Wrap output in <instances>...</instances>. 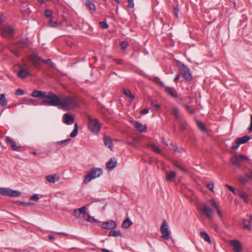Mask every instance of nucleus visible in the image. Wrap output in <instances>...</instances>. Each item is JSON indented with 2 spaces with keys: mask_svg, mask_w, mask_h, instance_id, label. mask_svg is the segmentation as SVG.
Returning a JSON list of instances; mask_svg holds the SVG:
<instances>
[{
  "mask_svg": "<svg viewBox=\"0 0 252 252\" xmlns=\"http://www.w3.org/2000/svg\"><path fill=\"white\" fill-rule=\"evenodd\" d=\"M134 127L140 132H145L147 130V126L145 125H143L137 121L134 123Z\"/></svg>",
  "mask_w": 252,
  "mask_h": 252,
  "instance_id": "21",
  "label": "nucleus"
},
{
  "mask_svg": "<svg viewBox=\"0 0 252 252\" xmlns=\"http://www.w3.org/2000/svg\"><path fill=\"white\" fill-rule=\"evenodd\" d=\"M21 192L9 188H0V194L10 197H18L21 195Z\"/></svg>",
  "mask_w": 252,
  "mask_h": 252,
  "instance_id": "7",
  "label": "nucleus"
},
{
  "mask_svg": "<svg viewBox=\"0 0 252 252\" xmlns=\"http://www.w3.org/2000/svg\"><path fill=\"white\" fill-rule=\"evenodd\" d=\"M85 4L92 12H94L96 10L95 5L92 1L90 0H86Z\"/></svg>",
  "mask_w": 252,
  "mask_h": 252,
  "instance_id": "25",
  "label": "nucleus"
},
{
  "mask_svg": "<svg viewBox=\"0 0 252 252\" xmlns=\"http://www.w3.org/2000/svg\"><path fill=\"white\" fill-rule=\"evenodd\" d=\"M117 224L116 222L113 220L103 222L101 224V227L104 229H113L116 228Z\"/></svg>",
  "mask_w": 252,
  "mask_h": 252,
  "instance_id": "12",
  "label": "nucleus"
},
{
  "mask_svg": "<svg viewBox=\"0 0 252 252\" xmlns=\"http://www.w3.org/2000/svg\"><path fill=\"white\" fill-rule=\"evenodd\" d=\"M247 175V178H248L249 180H252V171H251V173H246Z\"/></svg>",
  "mask_w": 252,
  "mask_h": 252,
  "instance_id": "60",
  "label": "nucleus"
},
{
  "mask_svg": "<svg viewBox=\"0 0 252 252\" xmlns=\"http://www.w3.org/2000/svg\"><path fill=\"white\" fill-rule=\"evenodd\" d=\"M151 104L155 110H158V109L159 106L158 104H154L153 101H151Z\"/></svg>",
  "mask_w": 252,
  "mask_h": 252,
  "instance_id": "57",
  "label": "nucleus"
},
{
  "mask_svg": "<svg viewBox=\"0 0 252 252\" xmlns=\"http://www.w3.org/2000/svg\"><path fill=\"white\" fill-rule=\"evenodd\" d=\"M172 114L176 120L179 119V115L178 113V109L176 107H173L172 109Z\"/></svg>",
  "mask_w": 252,
  "mask_h": 252,
  "instance_id": "38",
  "label": "nucleus"
},
{
  "mask_svg": "<svg viewBox=\"0 0 252 252\" xmlns=\"http://www.w3.org/2000/svg\"><path fill=\"white\" fill-rule=\"evenodd\" d=\"M248 159V157L245 155L235 154L231 158L230 162L232 164L236 166H239L243 162L247 160Z\"/></svg>",
  "mask_w": 252,
  "mask_h": 252,
  "instance_id": "6",
  "label": "nucleus"
},
{
  "mask_svg": "<svg viewBox=\"0 0 252 252\" xmlns=\"http://www.w3.org/2000/svg\"><path fill=\"white\" fill-rule=\"evenodd\" d=\"M70 140V139L68 138V139H65V140L58 141V142H56V144L58 145H61V144L65 143H66L67 142H68Z\"/></svg>",
  "mask_w": 252,
  "mask_h": 252,
  "instance_id": "54",
  "label": "nucleus"
},
{
  "mask_svg": "<svg viewBox=\"0 0 252 252\" xmlns=\"http://www.w3.org/2000/svg\"><path fill=\"white\" fill-rule=\"evenodd\" d=\"M31 73L22 65L20 66V70L17 73L18 76L21 78L24 79L27 76L31 75Z\"/></svg>",
  "mask_w": 252,
  "mask_h": 252,
  "instance_id": "15",
  "label": "nucleus"
},
{
  "mask_svg": "<svg viewBox=\"0 0 252 252\" xmlns=\"http://www.w3.org/2000/svg\"><path fill=\"white\" fill-rule=\"evenodd\" d=\"M229 244L233 247L235 252H241L242 249L241 243L237 240L230 241Z\"/></svg>",
  "mask_w": 252,
  "mask_h": 252,
  "instance_id": "13",
  "label": "nucleus"
},
{
  "mask_svg": "<svg viewBox=\"0 0 252 252\" xmlns=\"http://www.w3.org/2000/svg\"><path fill=\"white\" fill-rule=\"evenodd\" d=\"M195 199H197V197L195 196L194 193L192 192L190 190V201L192 200L195 201Z\"/></svg>",
  "mask_w": 252,
  "mask_h": 252,
  "instance_id": "50",
  "label": "nucleus"
},
{
  "mask_svg": "<svg viewBox=\"0 0 252 252\" xmlns=\"http://www.w3.org/2000/svg\"><path fill=\"white\" fill-rule=\"evenodd\" d=\"M7 104V100L5 98V95L3 94H0V105L2 106H5Z\"/></svg>",
  "mask_w": 252,
  "mask_h": 252,
  "instance_id": "35",
  "label": "nucleus"
},
{
  "mask_svg": "<svg viewBox=\"0 0 252 252\" xmlns=\"http://www.w3.org/2000/svg\"><path fill=\"white\" fill-rule=\"evenodd\" d=\"M185 129H186V126L184 124H181V125H180V130L181 131H183Z\"/></svg>",
  "mask_w": 252,
  "mask_h": 252,
  "instance_id": "62",
  "label": "nucleus"
},
{
  "mask_svg": "<svg viewBox=\"0 0 252 252\" xmlns=\"http://www.w3.org/2000/svg\"><path fill=\"white\" fill-rule=\"evenodd\" d=\"M43 61L47 64H49L52 67H54L55 66L54 63L52 62L50 59L43 60Z\"/></svg>",
  "mask_w": 252,
  "mask_h": 252,
  "instance_id": "42",
  "label": "nucleus"
},
{
  "mask_svg": "<svg viewBox=\"0 0 252 252\" xmlns=\"http://www.w3.org/2000/svg\"><path fill=\"white\" fill-rule=\"evenodd\" d=\"M200 235L201 237L206 242H208L209 243H211V240L209 236V235L205 231L201 232L200 233Z\"/></svg>",
  "mask_w": 252,
  "mask_h": 252,
  "instance_id": "29",
  "label": "nucleus"
},
{
  "mask_svg": "<svg viewBox=\"0 0 252 252\" xmlns=\"http://www.w3.org/2000/svg\"><path fill=\"white\" fill-rule=\"evenodd\" d=\"M133 0H128V7L129 8H133L134 7Z\"/></svg>",
  "mask_w": 252,
  "mask_h": 252,
  "instance_id": "55",
  "label": "nucleus"
},
{
  "mask_svg": "<svg viewBox=\"0 0 252 252\" xmlns=\"http://www.w3.org/2000/svg\"><path fill=\"white\" fill-rule=\"evenodd\" d=\"M78 105L76 97L63 95L61 97L60 106L61 108L65 110H70L77 107Z\"/></svg>",
  "mask_w": 252,
  "mask_h": 252,
  "instance_id": "1",
  "label": "nucleus"
},
{
  "mask_svg": "<svg viewBox=\"0 0 252 252\" xmlns=\"http://www.w3.org/2000/svg\"><path fill=\"white\" fill-rule=\"evenodd\" d=\"M31 200H33L35 201H37L39 199V197L36 194H34L30 197Z\"/></svg>",
  "mask_w": 252,
  "mask_h": 252,
  "instance_id": "52",
  "label": "nucleus"
},
{
  "mask_svg": "<svg viewBox=\"0 0 252 252\" xmlns=\"http://www.w3.org/2000/svg\"><path fill=\"white\" fill-rule=\"evenodd\" d=\"M104 144L106 146L109 148L110 150H112L113 143L111 139L108 136H104Z\"/></svg>",
  "mask_w": 252,
  "mask_h": 252,
  "instance_id": "24",
  "label": "nucleus"
},
{
  "mask_svg": "<svg viewBox=\"0 0 252 252\" xmlns=\"http://www.w3.org/2000/svg\"><path fill=\"white\" fill-rule=\"evenodd\" d=\"M173 165L178 168L181 171H182L184 173H187L188 171L187 169H186L182 165H181L179 162L178 161H174L173 162Z\"/></svg>",
  "mask_w": 252,
  "mask_h": 252,
  "instance_id": "30",
  "label": "nucleus"
},
{
  "mask_svg": "<svg viewBox=\"0 0 252 252\" xmlns=\"http://www.w3.org/2000/svg\"><path fill=\"white\" fill-rule=\"evenodd\" d=\"M23 101L24 102H26V101H28V102H32L33 101V100L32 99H28V98H24V99H23Z\"/></svg>",
  "mask_w": 252,
  "mask_h": 252,
  "instance_id": "63",
  "label": "nucleus"
},
{
  "mask_svg": "<svg viewBox=\"0 0 252 252\" xmlns=\"http://www.w3.org/2000/svg\"><path fill=\"white\" fill-rule=\"evenodd\" d=\"M251 139L249 136H244L242 137L237 138L236 139L240 144H244L248 142Z\"/></svg>",
  "mask_w": 252,
  "mask_h": 252,
  "instance_id": "28",
  "label": "nucleus"
},
{
  "mask_svg": "<svg viewBox=\"0 0 252 252\" xmlns=\"http://www.w3.org/2000/svg\"><path fill=\"white\" fill-rule=\"evenodd\" d=\"M77 133H78V125H77V123H75L74 124V129L70 133V137L71 138L75 137L77 135Z\"/></svg>",
  "mask_w": 252,
  "mask_h": 252,
  "instance_id": "37",
  "label": "nucleus"
},
{
  "mask_svg": "<svg viewBox=\"0 0 252 252\" xmlns=\"http://www.w3.org/2000/svg\"><path fill=\"white\" fill-rule=\"evenodd\" d=\"M49 23L51 27L55 28L58 25V23L57 22H54L52 20L49 21Z\"/></svg>",
  "mask_w": 252,
  "mask_h": 252,
  "instance_id": "45",
  "label": "nucleus"
},
{
  "mask_svg": "<svg viewBox=\"0 0 252 252\" xmlns=\"http://www.w3.org/2000/svg\"><path fill=\"white\" fill-rule=\"evenodd\" d=\"M149 112L148 109H144L140 111V113L142 115H145Z\"/></svg>",
  "mask_w": 252,
  "mask_h": 252,
  "instance_id": "59",
  "label": "nucleus"
},
{
  "mask_svg": "<svg viewBox=\"0 0 252 252\" xmlns=\"http://www.w3.org/2000/svg\"><path fill=\"white\" fill-rule=\"evenodd\" d=\"M14 30L13 27L8 24L0 26V32L1 36L5 38H10L13 36Z\"/></svg>",
  "mask_w": 252,
  "mask_h": 252,
  "instance_id": "4",
  "label": "nucleus"
},
{
  "mask_svg": "<svg viewBox=\"0 0 252 252\" xmlns=\"http://www.w3.org/2000/svg\"><path fill=\"white\" fill-rule=\"evenodd\" d=\"M165 90L167 93L170 95L171 96L173 97H177V92L173 88L165 87Z\"/></svg>",
  "mask_w": 252,
  "mask_h": 252,
  "instance_id": "23",
  "label": "nucleus"
},
{
  "mask_svg": "<svg viewBox=\"0 0 252 252\" xmlns=\"http://www.w3.org/2000/svg\"><path fill=\"white\" fill-rule=\"evenodd\" d=\"M47 92L38 90H34L31 94V96L34 97L45 98Z\"/></svg>",
  "mask_w": 252,
  "mask_h": 252,
  "instance_id": "17",
  "label": "nucleus"
},
{
  "mask_svg": "<svg viewBox=\"0 0 252 252\" xmlns=\"http://www.w3.org/2000/svg\"><path fill=\"white\" fill-rule=\"evenodd\" d=\"M148 147L151 148L153 152L158 153L161 155H163V152L158 146H157L155 144L150 143L148 145Z\"/></svg>",
  "mask_w": 252,
  "mask_h": 252,
  "instance_id": "22",
  "label": "nucleus"
},
{
  "mask_svg": "<svg viewBox=\"0 0 252 252\" xmlns=\"http://www.w3.org/2000/svg\"><path fill=\"white\" fill-rule=\"evenodd\" d=\"M201 212L205 215L209 219H212L213 210L210 208L207 204L203 203L202 204Z\"/></svg>",
  "mask_w": 252,
  "mask_h": 252,
  "instance_id": "9",
  "label": "nucleus"
},
{
  "mask_svg": "<svg viewBox=\"0 0 252 252\" xmlns=\"http://www.w3.org/2000/svg\"><path fill=\"white\" fill-rule=\"evenodd\" d=\"M5 19V16L3 14H2L1 16L0 17V24L2 25V23L4 21Z\"/></svg>",
  "mask_w": 252,
  "mask_h": 252,
  "instance_id": "58",
  "label": "nucleus"
},
{
  "mask_svg": "<svg viewBox=\"0 0 252 252\" xmlns=\"http://www.w3.org/2000/svg\"><path fill=\"white\" fill-rule=\"evenodd\" d=\"M240 145V143H239V142H238L237 139H236L235 142H234L232 144V148L233 149L236 150L239 147Z\"/></svg>",
  "mask_w": 252,
  "mask_h": 252,
  "instance_id": "40",
  "label": "nucleus"
},
{
  "mask_svg": "<svg viewBox=\"0 0 252 252\" xmlns=\"http://www.w3.org/2000/svg\"><path fill=\"white\" fill-rule=\"evenodd\" d=\"M103 173V170L100 168H94L85 176L83 181L84 184H87L91 181L97 177H100Z\"/></svg>",
  "mask_w": 252,
  "mask_h": 252,
  "instance_id": "3",
  "label": "nucleus"
},
{
  "mask_svg": "<svg viewBox=\"0 0 252 252\" xmlns=\"http://www.w3.org/2000/svg\"><path fill=\"white\" fill-rule=\"evenodd\" d=\"M117 165V160L115 158H110L109 160L107 162L106 166L107 168L109 170L113 169Z\"/></svg>",
  "mask_w": 252,
  "mask_h": 252,
  "instance_id": "20",
  "label": "nucleus"
},
{
  "mask_svg": "<svg viewBox=\"0 0 252 252\" xmlns=\"http://www.w3.org/2000/svg\"><path fill=\"white\" fill-rule=\"evenodd\" d=\"M99 24L103 29H106L108 28V25L105 22H100Z\"/></svg>",
  "mask_w": 252,
  "mask_h": 252,
  "instance_id": "53",
  "label": "nucleus"
},
{
  "mask_svg": "<svg viewBox=\"0 0 252 252\" xmlns=\"http://www.w3.org/2000/svg\"><path fill=\"white\" fill-rule=\"evenodd\" d=\"M63 123L66 125H71L74 123V118L70 115L65 113L63 115Z\"/></svg>",
  "mask_w": 252,
  "mask_h": 252,
  "instance_id": "19",
  "label": "nucleus"
},
{
  "mask_svg": "<svg viewBox=\"0 0 252 252\" xmlns=\"http://www.w3.org/2000/svg\"><path fill=\"white\" fill-rule=\"evenodd\" d=\"M198 127L203 132H207V128L205 125L199 121H196Z\"/></svg>",
  "mask_w": 252,
  "mask_h": 252,
  "instance_id": "31",
  "label": "nucleus"
},
{
  "mask_svg": "<svg viewBox=\"0 0 252 252\" xmlns=\"http://www.w3.org/2000/svg\"><path fill=\"white\" fill-rule=\"evenodd\" d=\"M210 204L217 211V214L220 219H222L223 215L221 212L220 211L219 206L216 203L215 201L213 199H211L209 200Z\"/></svg>",
  "mask_w": 252,
  "mask_h": 252,
  "instance_id": "16",
  "label": "nucleus"
},
{
  "mask_svg": "<svg viewBox=\"0 0 252 252\" xmlns=\"http://www.w3.org/2000/svg\"><path fill=\"white\" fill-rule=\"evenodd\" d=\"M83 217L84 219L88 221H89V220H90V219L91 218L90 215L87 212L86 213H84V215H83Z\"/></svg>",
  "mask_w": 252,
  "mask_h": 252,
  "instance_id": "47",
  "label": "nucleus"
},
{
  "mask_svg": "<svg viewBox=\"0 0 252 252\" xmlns=\"http://www.w3.org/2000/svg\"><path fill=\"white\" fill-rule=\"evenodd\" d=\"M122 233L120 230H118V231L111 230L108 234V236H109L122 237Z\"/></svg>",
  "mask_w": 252,
  "mask_h": 252,
  "instance_id": "34",
  "label": "nucleus"
},
{
  "mask_svg": "<svg viewBox=\"0 0 252 252\" xmlns=\"http://www.w3.org/2000/svg\"><path fill=\"white\" fill-rule=\"evenodd\" d=\"M30 61L35 67H37L39 65L40 62L42 60L37 54L33 53L29 56Z\"/></svg>",
  "mask_w": 252,
  "mask_h": 252,
  "instance_id": "10",
  "label": "nucleus"
},
{
  "mask_svg": "<svg viewBox=\"0 0 252 252\" xmlns=\"http://www.w3.org/2000/svg\"><path fill=\"white\" fill-rule=\"evenodd\" d=\"M243 228L245 229H248L249 230H251V222L250 220H247L246 219L243 220Z\"/></svg>",
  "mask_w": 252,
  "mask_h": 252,
  "instance_id": "32",
  "label": "nucleus"
},
{
  "mask_svg": "<svg viewBox=\"0 0 252 252\" xmlns=\"http://www.w3.org/2000/svg\"><path fill=\"white\" fill-rule=\"evenodd\" d=\"M128 46V43L126 41H123L121 43V47L122 49L125 50L126 49Z\"/></svg>",
  "mask_w": 252,
  "mask_h": 252,
  "instance_id": "49",
  "label": "nucleus"
},
{
  "mask_svg": "<svg viewBox=\"0 0 252 252\" xmlns=\"http://www.w3.org/2000/svg\"><path fill=\"white\" fill-rule=\"evenodd\" d=\"M239 196L241 198H242L243 199V200L246 203H249L248 196L246 193L241 192L239 194Z\"/></svg>",
  "mask_w": 252,
  "mask_h": 252,
  "instance_id": "39",
  "label": "nucleus"
},
{
  "mask_svg": "<svg viewBox=\"0 0 252 252\" xmlns=\"http://www.w3.org/2000/svg\"><path fill=\"white\" fill-rule=\"evenodd\" d=\"M247 175L246 173L243 176H240L239 177V181L241 184L244 185L246 184L249 180L248 178H247Z\"/></svg>",
  "mask_w": 252,
  "mask_h": 252,
  "instance_id": "36",
  "label": "nucleus"
},
{
  "mask_svg": "<svg viewBox=\"0 0 252 252\" xmlns=\"http://www.w3.org/2000/svg\"><path fill=\"white\" fill-rule=\"evenodd\" d=\"M180 69L181 70V75L186 80H189V69L183 63H178Z\"/></svg>",
  "mask_w": 252,
  "mask_h": 252,
  "instance_id": "11",
  "label": "nucleus"
},
{
  "mask_svg": "<svg viewBox=\"0 0 252 252\" xmlns=\"http://www.w3.org/2000/svg\"><path fill=\"white\" fill-rule=\"evenodd\" d=\"M123 92L125 95L129 97L131 100H133L134 98V96L131 94L129 89H123Z\"/></svg>",
  "mask_w": 252,
  "mask_h": 252,
  "instance_id": "33",
  "label": "nucleus"
},
{
  "mask_svg": "<svg viewBox=\"0 0 252 252\" xmlns=\"http://www.w3.org/2000/svg\"><path fill=\"white\" fill-rule=\"evenodd\" d=\"M24 91L21 89H18L15 92V94L17 95H22L24 94Z\"/></svg>",
  "mask_w": 252,
  "mask_h": 252,
  "instance_id": "51",
  "label": "nucleus"
},
{
  "mask_svg": "<svg viewBox=\"0 0 252 252\" xmlns=\"http://www.w3.org/2000/svg\"><path fill=\"white\" fill-rule=\"evenodd\" d=\"M176 176V173L174 171H171L165 174V178L168 182L172 181Z\"/></svg>",
  "mask_w": 252,
  "mask_h": 252,
  "instance_id": "26",
  "label": "nucleus"
},
{
  "mask_svg": "<svg viewBox=\"0 0 252 252\" xmlns=\"http://www.w3.org/2000/svg\"><path fill=\"white\" fill-rule=\"evenodd\" d=\"M160 230L162 237L166 240H168L170 238V234L167 223L165 220H163L162 224L160 228Z\"/></svg>",
  "mask_w": 252,
  "mask_h": 252,
  "instance_id": "8",
  "label": "nucleus"
},
{
  "mask_svg": "<svg viewBox=\"0 0 252 252\" xmlns=\"http://www.w3.org/2000/svg\"><path fill=\"white\" fill-rule=\"evenodd\" d=\"M61 97H59L52 92H48L46 94L45 98L42 102L44 104L49 106H60Z\"/></svg>",
  "mask_w": 252,
  "mask_h": 252,
  "instance_id": "2",
  "label": "nucleus"
},
{
  "mask_svg": "<svg viewBox=\"0 0 252 252\" xmlns=\"http://www.w3.org/2000/svg\"><path fill=\"white\" fill-rule=\"evenodd\" d=\"M88 127L92 132L94 133L98 132L101 127L98 120L96 119H92L88 116Z\"/></svg>",
  "mask_w": 252,
  "mask_h": 252,
  "instance_id": "5",
  "label": "nucleus"
},
{
  "mask_svg": "<svg viewBox=\"0 0 252 252\" xmlns=\"http://www.w3.org/2000/svg\"><path fill=\"white\" fill-rule=\"evenodd\" d=\"M5 142L9 144L13 151H20L21 147L17 146L16 143L9 137H6L5 139Z\"/></svg>",
  "mask_w": 252,
  "mask_h": 252,
  "instance_id": "14",
  "label": "nucleus"
},
{
  "mask_svg": "<svg viewBox=\"0 0 252 252\" xmlns=\"http://www.w3.org/2000/svg\"><path fill=\"white\" fill-rule=\"evenodd\" d=\"M133 224L132 221L129 219V218H127L125 219L122 224V227L123 228H128Z\"/></svg>",
  "mask_w": 252,
  "mask_h": 252,
  "instance_id": "27",
  "label": "nucleus"
},
{
  "mask_svg": "<svg viewBox=\"0 0 252 252\" xmlns=\"http://www.w3.org/2000/svg\"><path fill=\"white\" fill-rule=\"evenodd\" d=\"M248 129L250 132L252 131V115L251 116V124L249 127L248 128Z\"/></svg>",
  "mask_w": 252,
  "mask_h": 252,
  "instance_id": "61",
  "label": "nucleus"
},
{
  "mask_svg": "<svg viewBox=\"0 0 252 252\" xmlns=\"http://www.w3.org/2000/svg\"><path fill=\"white\" fill-rule=\"evenodd\" d=\"M11 52L17 57L20 56V51L18 49H11Z\"/></svg>",
  "mask_w": 252,
  "mask_h": 252,
  "instance_id": "46",
  "label": "nucleus"
},
{
  "mask_svg": "<svg viewBox=\"0 0 252 252\" xmlns=\"http://www.w3.org/2000/svg\"><path fill=\"white\" fill-rule=\"evenodd\" d=\"M179 9L177 7L173 6V13L176 17H178Z\"/></svg>",
  "mask_w": 252,
  "mask_h": 252,
  "instance_id": "56",
  "label": "nucleus"
},
{
  "mask_svg": "<svg viewBox=\"0 0 252 252\" xmlns=\"http://www.w3.org/2000/svg\"><path fill=\"white\" fill-rule=\"evenodd\" d=\"M52 12L51 10L47 9L45 11L44 14L46 17H50L52 15Z\"/></svg>",
  "mask_w": 252,
  "mask_h": 252,
  "instance_id": "48",
  "label": "nucleus"
},
{
  "mask_svg": "<svg viewBox=\"0 0 252 252\" xmlns=\"http://www.w3.org/2000/svg\"><path fill=\"white\" fill-rule=\"evenodd\" d=\"M207 187L210 191H211L213 192H214V183L212 182V183H208L207 185Z\"/></svg>",
  "mask_w": 252,
  "mask_h": 252,
  "instance_id": "41",
  "label": "nucleus"
},
{
  "mask_svg": "<svg viewBox=\"0 0 252 252\" xmlns=\"http://www.w3.org/2000/svg\"><path fill=\"white\" fill-rule=\"evenodd\" d=\"M80 213L79 212V211L78 210V209H75L74 211H73V216L75 218H78L80 216Z\"/></svg>",
  "mask_w": 252,
  "mask_h": 252,
  "instance_id": "44",
  "label": "nucleus"
},
{
  "mask_svg": "<svg viewBox=\"0 0 252 252\" xmlns=\"http://www.w3.org/2000/svg\"><path fill=\"white\" fill-rule=\"evenodd\" d=\"M46 180L50 183L54 184L60 180V177L57 174H51L46 176Z\"/></svg>",
  "mask_w": 252,
  "mask_h": 252,
  "instance_id": "18",
  "label": "nucleus"
},
{
  "mask_svg": "<svg viewBox=\"0 0 252 252\" xmlns=\"http://www.w3.org/2000/svg\"><path fill=\"white\" fill-rule=\"evenodd\" d=\"M86 210H87V207L85 206H82V207L78 209V210L79 211L80 214H82V215H84V213H86Z\"/></svg>",
  "mask_w": 252,
  "mask_h": 252,
  "instance_id": "43",
  "label": "nucleus"
},
{
  "mask_svg": "<svg viewBox=\"0 0 252 252\" xmlns=\"http://www.w3.org/2000/svg\"><path fill=\"white\" fill-rule=\"evenodd\" d=\"M89 221L96 223L97 222V220H95V219H94L93 217H91V218L90 219V220H89Z\"/></svg>",
  "mask_w": 252,
  "mask_h": 252,
  "instance_id": "64",
  "label": "nucleus"
}]
</instances>
